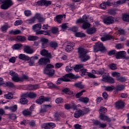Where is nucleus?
<instances>
[{"label": "nucleus", "mask_w": 129, "mask_h": 129, "mask_svg": "<svg viewBox=\"0 0 129 129\" xmlns=\"http://www.w3.org/2000/svg\"><path fill=\"white\" fill-rule=\"evenodd\" d=\"M42 56H46V58H41L39 59L38 62L39 65H47L48 63H50V59L52 58V55L51 53H48V50L46 49H43L40 52Z\"/></svg>", "instance_id": "1"}, {"label": "nucleus", "mask_w": 129, "mask_h": 129, "mask_svg": "<svg viewBox=\"0 0 129 129\" xmlns=\"http://www.w3.org/2000/svg\"><path fill=\"white\" fill-rule=\"evenodd\" d=\"M78 50L79 57L81 62H86V61H88L90 59V56L87 54L88 50L82 47L78 48Z\"/></svg>", "instance_id": "2"}, {"label": "nucleus", "mask_w": 129, "mask_h": 129, "mask_svg": "<svg viewBox=\"0 0 129 129\" xmlns=\"http://www.w3.org/2000/svg\"><path fill=\"white\" fill-rule=\"evenodd\" d=\"M52 68H54V66L51 64H46V67L44 68V74L48 75V76H53L55 74V70Z\"/></svg>", "instance_id": "3"}, {"label": "nucleus", "mask_w": 129, "mask_h": 129, "mask_svg": "<svg viewBox=\"0 0 129 129\" xmlns=\"http://www.w3.org/2000/svg\"><path fill=\"white\" fill-rule=\"evenodd\" d=\"M86 20H87V17L86 16V15H84L83 17V18H80L79 19H78L76 23L82 24L83 23V24L82 26V29H83L84 30H86V29H88V28H90V24L88 22H86Z\"/></svg>", "instance_id": "4"}, {"label": "nucleus", "mask_w": 129, "mask_h": 129, "mask_svg": "<svg viewBox=\"0 0 129 129\" xmlns=\"http://www.w3.org/2000/svg\"><path fill=\"white\" fill-rule=\"evenodd\" d=\"M0 5L2 10H8L14 5V3L12 0H0Z\"/></svg>", "instance_id": "5"}, {"label": "nucleus", "mask_w": 129, "mask_h": 129, "mask_svg": "<svg viewBox=\"0 0 129 129\" xmlns=\"http://www.w3.org/2000/svg\"><path fill=\"white\" fill-rule=\"evenodd\" d=\"M100 51L102 53L106 51V49L105 47L103 46V43L101 42H98L97 43L95 46H94V52L95 53L99 52Z\"/></svg>", "instance_id": "6"}, {"label": "nucleus", "mask_w": 129, "mask_h": 129, "mask_svg": "<svg viewBox=\"0 0 129 129\" xmlns=\"http://www.w3.org/2000/svg\"><path fill=\"white\" fill-rule=\"evenodd\" d=\"M102 81L104 82H107V83H109L110 84H113L115 82L114 81V79L112 78L111 77L107 76L106 75L102 76Z\"/></svg>", "instance_id": "7"}, {"label": "nucleus", "mask_w": 129, "mask_h": 129, "mask_svg": "<svg viewBox=\"0 0 129 129\" xmlns=\"http://www.w3.org/2000/svg\"><path fill=\"white\" fill-rule=\"evenodd\" d=\"M104 23L106 25H112L114 24V18L112 16H108L103 19Z\"/></svg>", "instance_id": "8"}, {"label": "nucleus", "mask_w": 129, "mask_h": 129, "mask_svg": "<svg viewBox=\"0 0 129 129\" xmlns=\"http://www.w3.org/2000/svg\"><path fill=\"white\" fill-rule=\"evenodd\" d=\"M74 78V75L72 73L71 74H67L64 76H63L62 78H60V79L59 80H62V81H64V82H69L70 81V79Z\"/></svg>", "instance_id": "9"}, {"label": "nucleus", "mask_w": 129, "mask_h": 129, "mask_svg": "<svg viewBox=\"0 0 129 129\" xmlns=\"http://www.w3.org/2000/svg\"><path fill=\"white\" fill-rule=\"evenodd\" d=\"M9 74L12 76V79L13 81H14V82H19L20 77L19 76V75L16 73V72L11 71L9 73Z\"/></svg>", "instance_id": "10"}, {"label": "nucleus", "mask_w": 129, "mask_h": 129, "mask_svg": "<svg viewBox=\"0 0 129 129\" xmlns=\"http://www.w3.org/2000/svg\"><path fill=\"white\" fill-rule=\"evenodd\" d=\"M48 42H49V39L42 37L40 39V42L41 44V47L44 49L48 47Z\"/></svg>", "instance_id": "11"}, {"label": "nucleus", "mask_w": 129, "mask_h": 129, "mask_svg": "<svg viewBox=\"0 0 129 129\" xmlns=\"http://www.w3.org/2000/svg\"><path fill=\"white\" fill-rule=\"evenodd\" d=\"M124 55H126V52L125 51H120L116 52L115 57L117 59H123Z\"/></svg>", "instance_id": "12"}, {"label": "nucleus", "mask_w": 129, "mask_h": 129, "mask_svg": "<svg viewBox=\"0 0 129 129\" xmlns=\"http://www.w3.org/2000/svg\"><path fill=\"white\" fill-rule=\"evenodd\" d=\"M75 46V43L74 42H69L66 46L65 50L66 52H71L74 48L73 47Z\"/></svg>", "instance_id": "13"}, {"label": "nucleus", "mask_w": 129, "mask_h": 129, "mask_svg": "<svg viewBox=\"0 0 129 129\" xmlns=\"http://www.w3.org/2000/svg\"><path fill=\"white\" fill-rule=\"evenodd\" d=\"M38 6H45V7H48L51 5V1H47L46 0H41L40 1L37 2Z\"/></svg>", "instance_id": "14"}, {"label": "nucleus", "mask_w": 129, "mask_h": 129, "mask_svg": "<svg viewBox=\"0 0 129 129\" xmlns=\"http://www.w3.org/2000/svg\"><path fill=\"white\" fill-rule=\"evenodd\" d=\"M93 124L96 126H99L100 128H104V127H106V123H101L100 121L98 120H95L93 122Z\"/></svg>", "instance_id": "15"}, {"label": "nucleus", "mask_w": 129, "mask_h": 129, "mask_svg": "<svg viewBox=\"0 0 129 129\" xmlns=\"http://www.w3.org/2000/svg\"><path fill=\"white\" fill-rule=\"evenodd\" d=\"M23 51L25 53H26V54H33V53L35 52L34 49H33V48H31L29 46H24Z\"/></svg>", "instance_id": "16"}, {"label": "nucleus", "mask_w": 129, "mask_h": 129, "mask_svg": "<svg viewBox=\"0 0 129 129\" xmlns=\"http://www.w3.org/2000/svg\"><path fill=\"white\" fill-rule=\"evenodd\" d=\"M115 107L117 109H122L124 107V103L121 101H118L116 102Z\"/></svg>", "instance_id": "17"}, {"label": "nucleus", "mask_w": 129, "mask_h": 129, "mask_svg": "<svg viewBox=\"0 0 129 129\" xmlns=\"http://www.w3.org/2000/svg\"><path fill=\"white\" fill-rule=\"evenodd\" d=\"M112 39H113V36H112L109 34H107L101 38V40L102 42L109 41V40H112Z\"/></svg>", "instance_id": "18"}, {"label": "nucleus", "mask_w": 129, "mask_h": 129, "mask_svg": "<svg viewBox=\"0 0 129 129\" xmlns=\"http://www.w3.org/2000/svg\"><path fill=\"white\" fill-rule=\"evenodd\" d=\"M18 58L20 60H23V61H29L30 60V57L29 56L23 53L19 54Z\"/></svg>", "instance_id": "19"}, {"label": "nucleus", "mask_w": 129, "mask_h": 129, "mask_svg": "<svg viewBox=\"0 0 129 129\" xmlns=\"http://www.w3.org/2000/svg\"><path fill=\"white\" fill-rule=\"evenodd\" d=\"M99 118L101 120H106L107 122H110V121H111L110 118L108 117V116L105 115L104 114L100 115Z\"/></svg>", "instance_id": "20"}, {"label": "nucleus", "mask_w": 129, "mask_h": 129, "mask_svg": "<svg viewBox=\"0 0 129 129\" xmlns=\"http://www.w3.org/2000/svg\"><path fill=\"white\" fill-rule=\"evenodd\" d=\"M86 32L88 35H93V34L96 33V29L94 27L88 28L86 30Z\"/></svg>", "instance_id": "21"}, {"label": "nucleus", "mask_w": 129, "mask_h": 129, "mask_svg": "<svg viewBox=\"0 0 129 129\" xmlns=\"http://www.w3.org/2000/svg\"><path fill=\"white\" fill-rule=\"evenodd\" d=\"M54 119L56 121H59L60 120V116H62V117H65V115L63 116V113L60 112H56L54 115Z\"/></svg>", "instance_id": "22"}, {"label": "nucleus", "mask_w": 129, "mask_h": 129, "mask_svg": "<svg viewBox=\"0 0 129 129\" xmlns=\"http://www.w3.org/2000/svg\"><path fill=\"white\" fill-rule=\"evenodd\" d=\"M84 113L83 111L81 109H79L78 111H76L74 113V117L76 118H79V117H80L81 115H83Z\"/></svg>", "instance_id": "23"}, {"label": "nucleus", "mask_w": 129, "mask_h": 129, "mask_svg": "<svg viewBox=\"0 0 129 129\" xmlns=\"http://www.w3.org/2000/svg\"><path fill=\"white\" fill-rule=\"evenodd\" d=\"M33 17L35 18V20L37 19V20H38V22H39L40 23H42V22H44L45 21L44 18L42 17L41 14H36L35 16Z\"/></svg>", "instance_id": "24"}, {"label": "nucleus", "mask_w": 129, "mask_h": 129, "mask_svg": "<svg viewBox=\"0 0 129 129\" xmlns=\"http://www.w3.org/2000/svg\"><path fill=\"white\" fill-rule=\"evenodd\" d=\"M26 95V97H29V98H35L37 97V94L34 92H27L24 94Z\"/></svg>", "instance_id": "25"}, {"label": "nucleus", "mask_w": 129, "mask_h": 129, "mask_svg": "<svg viewBox=\"0 0 129 129\" xmlns=\"http://www.w3.org/2000/svg\"><path fill=\"white\" fill-rule=\"evenodd\" d=\"M26 95L24 94L22 96V98L20 99V102L22 104H27L29 101H28V99H26Z\"/></svg>", "instance_id": "26"}, {"label": "nucleus", "mask_w": 129, "mask_h": 129, "mask_svg": "<svg viewBox=\"0 0 129 129\" xmlns=\"http://www.w3.org/2000/svg\"><path fill=\"white\" fill-rule=\"evenodd\" d=\"M42 25H41V24H37L32 26V30L36 32L38 31H40Z\"/></svg>", "instance_id": "27"}, {"label": "nucleus", "mask_w": 129, "mask_h": 129, "mask_svg": "<svg viewBox=\"0 0 129 129\" xmlns=\"http://www.w3.org/2000/svg\"><path fill=\"white\" fill-rule=\"evenodd\" d=\"M63 16H64L65 17V15H57L55 17V21L56 22H57V23H58L59 24H61L62 21H63Z\"/></svg>", "instance_id": "28"}, {"label": "nucleus", "mask_w": 129, "mask_h": 129, "mask_svg": "<svg viewBox=\"0 0 129 129\" xmlns=\"http://www.w3.org/2000/svg\"><path fill=\"white\" fill-rule=\"evenodd\" d=\"M17 41H20L21 43H24L25 41H27V38L24 36L19 35L16 37Z\"/></svg>", "instance_id": "29"}, {"label": "nucleus", "mask_w": 129, "mask_h": 129, "mask_svg": "<svg viewBox=\"0 0 129 129\" xmlns=\"http://www.w3.org/2000/svg\"><path fill=\"white\" fill-rule=\"evenodd\" d=\"M93 73H95V74H98V75H103V74H105V71L103 69L99 71L93 70Z\"/></svg>", "instance_id": "30"}, {"label": "nucleus", "mask_w": 129, "mask_h": 129, "mask_svg": "<svg viewBox=\"0 0 129 129\" xmlns=\"http://www.w3.org/2000/svg\"><path fill=\"white\" fill-rule=\"evenodd\" d=\"M81 68H83V64H76L74 69L76 72H79L81 71Z\"/></svg>", "instance_id": "31"}, {"label": "nucleus", "mask_w": 129, "mask_h": 129, "mask_svg": "<svg viewBox=\"0 0 129 129\" xmlns=\"http://www.w3.org/2000/svg\"><path fill=\"white\" fill-rule=\"evenodd\" d=\"M40 88V86L39 85H30L29 86V89L30 90H36V89H39Z\"/></svg>", "instance_id": "32"}, {"label": "nucleus", "mask_w": 129, "mask_h": 129, "mask_svg": "<svg viewBox=\"0 0 129 129\" xmlns=\"http://www.w3.org/2000/svg\"><path fill=\"white\" fill-rule=\"evenodd\" d=\"M79 100L83 103H88V102H89V98L88 97H82L79 98Z\"/></svg>", "instance_id": "33"}, {"label": "nucleus", "mask_w": 129, "mask_h": 129, "mask_svg": "<svg viewBox=\"0 0 129 129\" xmlns=\"http://www.w3.org/2000/svg\"><path fill=\"white\" fill-rule=\"evenodd\" d=\"M36 103H37V104H42V103H44V96L39 97V98L36 100Z\"/></svg>", "instance_id": "34"}, {"label": "nucleus", "mask_w": 129, "mask_h": 129, "mask_svg": "<svg viewBox=\"0 0 129 129\" xmlns=\"http://www.w3.org/2000/svg\"><path fill=\"white\" fill-rule=\"evenodd\" d=\"M4 97L6 98V99H13V98H14V95L12 93H8L4 95Z\"/></svg>", "instance_id": "35"}, {"label": "nucleus", "mask_w": 129, "mask_h": 129, "mask_svg": "<svg viewBox=\"0 0 129 129\" xmlns=\"http://www.w3.org/2000/svg\"><path fill=\"white\" fill-rule=\"evenodd\" d=\"M29 76L26 75H23L21 78L19 77V82H20V81L23 82L24 80H29Z\"/></svg>", "instance_id": "36"}, {"label": "nucleus", "mask_w": 129, "mask_h": 129, "mask_svg": "<svg viewBox=\"0 0 129 129\" xmlns=\"http://www.w3.org/2000/svg\"><path fill=\"white\" fill-rule=\"evenodd\" d=\"M107 112V109L105 107H101L99 110L100 115L104 114V113H106Z\"/></svg>", "instance_id": "37"}, {"label": "nucleus", "mask_w": 129, "mask_h": 129, "mask_svg": "<svg viewBox=\"0 0 129 129\" xmlns=\"http://www.w3.org/2000/svg\"><path fill=\"white\" fill-rule=\"evenodd\" d=\"M38 37L36 36H33V35H30L28 36L27 40L28 41H36V40H38Z\"/></svg>", "instance_id": "38"}, {"label": "nucleus", "mask_w": 129, "mask_h": 129, "mask_svg": "<svg viewBox=\"0 0 129 129\" xmlns=\"http://www.w3.org/2000/svg\"><path fill=\"white\" fill-rule=\"evenodd\" d=\"M23 47V44L21 43H17L14 45L13 46V49L14 50H19Z\"/></svg>", "instance_id": "39"}, {"label": "nucleus", "mask_w": 129, "mask_h": 129, "mask_svg": "<svg viewBox=\"0 0 129 129\" xmlns=\"http://www.w3.org/2000/svg\"><path fill=\"white\" fill-rule=\"evenodd\" d=\"M74 86H75V87H77L78 88H80V89H83V88H84V85H82L81 82L75 83L74 84Z\"/></svg>", "instance_id": "40"}, {"label": "nucleus", "mask_w": 129, "mask_h": 129, "mask_svg": "<svg viewBox=\"0 0 129 129\" xmlns=\"http://www.w3.org/2000/svg\"><path fill=\"white\" fill-rule=\"evenodd\" d=\"M49 45L51 48H54V49H56L57 47H58V43L56 42V41H51L49 43Z\"/></svg>", "instance_id": "41"}, {"label": "nucleus", "mask_w": 129, "mask_h": 129, "mask_svg": "<svg viewBox=\"0 0 129 129\" xmlns=\"http://www.w3.org/2000/svg\"><path fill=\"white\" fill-rule=\"evenodd\" d=\"M62 92H64V93H66V94H69V95L73 94V92H71L70 91V89L68 88H66L63 90H62Z\"/></svg>", "instance_id": "42"}, {"label": "nucleus", "mask_w": 129, "mask_h": 129, "mask_svg": "<svg viewBox=\"0 0 129 129\" xmlns=\"http://www.w3.org/2000/svg\"><path fill=\"white\" fill-rule=\"evenodd\" d=\"M114 89H115V87H114V86L112 85L110 86L105 87V90H106V91L110 92L112 91V90H113Z\"/></svg>", "instance_id": "43"}, {"label": "nucleus", "mask_w": 129, "mask_h": 129, "mask_svg": "<svg viewBox=\"0 0 129 129\" xmlns=\"http://www.w3.org/2000/svg\"><path fill=\"white\" fill-rule=\"evenodd\" d=\"M115 89L116 91H121V90H123V89H124V86L123 85L117 86L115 88Z\"/></svg>", "instance_id": "44"}, {"label": "nucleus", "mask_w": 129, "mask_h": 129, "mask_svg": "<svg viewBox=\"0 0 129 129\" xmlns=\"http://www.w3.org/2000/svg\"><path fill=\"white\" fill-rule=\"evenodd\" d=\"M36 20L35 19V17H32L30 18V19L27 20V23L31 25L32 24H34Z\"/></svg>", "instance_id": "45"}, {"label": "nucleus", "mask_w": 129, "mask_h": 129, "mask_svg": "<svg viewBox=\"0 0 129 129\" xmlns=\"http://www.w3.org/2000/svg\"><path fill=\"white\" fill-rule=\"evenodd\" d=\"M9 109L12 111V112H15V111H17V109H18V106L17 105L11 106L10 107Z\"/></svg>", "instance_id": "46"}, {"label": "nucleus", "mask_w": 129, "mask_h": 129, "mask_svg": "<svg viewBox=\"0 0 129 129\" xmlns=\"http://www.w3.org/2000/svg\"><path fill=\"white\" fill-rule=\"evenodd\" d=\"M122 20L124 22H129V15L124 14L122 15Z\"/></svg>", "instance_id": "47"}, {"label": "nucleus", "mask_w": 129, "mask_h": 129, "mask_svg": "<svg viewBox=\"0 0 129 129\" xmlns=\"http://www.w3.org/2000/svg\"><path fill=\"white\" fill-rule=\"evenodd\" d=\"M9 29V26L8 25H3L1 27V31L3 33H7V31Z\"/></svg>", "instance_id": "48"}, {"label": "nucleus", "mask_w": 129, "mask_h": 129, "mask_svg": "<svg viewBox=\"0 0 129 129\" xmlns=\"http://www.w3.org/2000/svg\"><path fill=\"white\" fill-rule=\"evenodd\" d=\"M22 113L24 116H28V115H31V114H32V112L25 110L22 112Z\"/></svg>", "instance_id": "49"}, {"label": "nucleus", "mask_w": 129, "mask_h": 129, "mask_svg": "<svg viewBox=\"0 0 129 129\" xmlns=\"http://www.w3.org/2000/svg\"><path fill=\"white\" fill-rule=\"evenodd\" d=\"M76 37H86V35L85 33L82 32H76L75 33Z\"/></svg>", "instance_id": "50"}, {"label": "nucleus", "mask_w": 129, "mask_h": 129, "mask_svg": "<svg viewBox=\"0 0 129 129\" xmlns=\"http://www.w3.org/2000/svg\"><path fill=\"white\" fill-rule=\"evenodd\" d=\"M109 67L111 70H116L117 69V67H116V64L114 63H111L109 65Z\"/></svg>", "instance_id": "51"}, {"label": "nucleus", "mask_w": 129, "mask_h": 129, "mask_svg": "<svg viewBox=\"0 0 129 129\" xmlns=\"http://www.w3.org/2000/svg\"><path fill=\"white\" fill-rule=\"evenodd\" d=\"M116 80L117 81H119V82H125V81H126V79L125 77H119Z\"/></svg>", "instance_id": "52"}, {"label": "nucleus", "mask_w": 129, "mask_h": 129, "mask_svg": "<svg viewBox=\"0 0 129 129\" xmlns=\"http://www.w3.org/2000/svg\"><path fill=\"white\" fill-rule=\"evenodd\" d=\"M83 92H85V90H83L81 92L78 93L76 95V98H80L81 96H82L83 95Z\"/></svg>", "instance_id": "53"}, {"label": "nucleus", "mask_w": 129, "mask_h": 129, "mask_svg": "<svg viewBox=\"0 0 129 129\" xmlns=\"http://www.w3.org/2000/svg\"><path fill=\"white\" fill-rule=\"evenodd\" d=\"M112 76H113V77H115L116 78V79H117V78H119V77H120V74L117 72H113L112 73Z\"/></svg>", "instance_id": "54"}, {"label": "nucleus", "mask_w": 129, "mask_h": 129, "mask_svg": "<svg viewBox=\"0 0 129 129\" xmlns=\"http://www.w3.org/2000/svg\"><path fill=\"white\" fill-rule=\"evenodd\" d=\"M24 14L26 17H30L32 16V12L30 10H25L24 11Z\"/></svg>", "instance_id": "55"}, {"label": "nucleus", "mask_w": 129, "mask_h": 129, "mask_svg": "<svg viewBox=\"0 0 129 129\" xmlns=\"http://www.w3.org/2000/svg\"><path fill=\"white\" fill-rule=\"evenodd\" d=\"M6 86H7L8 87H14V83H13L12 82H7L5 83Z\"/></svg>", "instance_id": "56"}, {"label": "nucleus", "mask_w": 129, "mask_h": 129, "mask_svg": "<svg viewBox=\"0 0 129 129\" xmlns=\"http://www.w3.org/2000/svg\"><path fill=\"white\" fill-rule=\"evenodd\" d=\"M108 14L109 15H111L112 16H113L114 15H116V12H115V10L113 9H110L108 10Z\"/></svg>", "instance_id": "57"}, {"label": "nucleus", "mask_w": 129, "mask_h": 129, "mask_svg": "<svg viewBox=\"0 0 129 129\" xmlns=\"http://www.w3.org/2000/svg\"><path fill=\"white\" fill-rule=\"evenodd\" d=\"M41 127L42 128H44V129H50V127L49 126L48 123H44V124H42L41 125Z\"/></svg>", "instance_id": "58"}, {"label": "nucleus", "mask_w": 129, "mask_h": 129, "mask_svg": "<svg viewBox=\"0 0 129 129\" xmlns=\"http://www.w3.org/2000/svg\"><path fill=\"white\" fill-rule=\"evenodd\" d=\"M48 87H50V88H58V87H57V86L52 83H48Z\"/></svg>", "instance_id": "59"}, {"label": "nucleus", "mask_w": 129, "mask_h": 129, "mask_svg": "<svg viewBox=\"0 0 129 129\" xmlns=\"http://www.w3.org/2000/svg\"><path fill=\"white\" fill-rule=\"evenodd\" d=\"M9 118L11 119H17V115H16V114H9Z\"/></svg>", "instance_id": "60"}, {"label": "nucleus", "mask_w": 129, "mask_h": 129, "mask_svg": "<svg viewBox=\"0 0 129 129\" xmlns=\"http://www.w3.org/2000/svg\"><path fill=\"white\" fill-rule=\"evenodd\" d=\"M43 107L45 110V111L47 112V110L49 109V108H51L52 107V105H43Z\"/></svg>", "instance_id": "61"}, {"label": "nucleus", "mask_w": 129, "mask_h": 129, "mask_svg": "<svg viewBox=\"0 0 129 129\" xmlns=\"http://www.w3.org/2000/svg\"><path fill=\"white\" fill-rule=\"evenodd\" d=\"M55 102H56V103H57L58 104L59 103H61L63 102V99H62L61 98H57L55 100Z\"/></svg>", "instance_id": "62"}, {"label": "nucleus", "mask_w": 129, "mask_h": 129, "mask_svg": "<svg viewBox=\"0 0 129 129\" xmlns=\"http://www.w3.org/2000/svg\"><path fill=\"white\" fill-rule=\"evenodd\" d=\"M81 71L82 72V74L83 75H87L88 74V72H87V70L86 69H81Z\"/></svg>", "instance_id": "63"}, {"label": "nucleus", "mask_w": 129, "mask_h": 129, "mask_svg": "<svg viewBox=\"0 0 129 129\" xmlns=\"http://www.w3.org/2000/svg\"><path fill=\"white\" fill-rule=\"evenodd\" d=\"M51 33L52 34H57L58 33V28H52L51 29Z\"/></svg>", "instance_id": "64"}]
</instances>
